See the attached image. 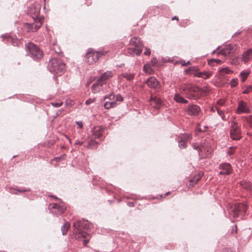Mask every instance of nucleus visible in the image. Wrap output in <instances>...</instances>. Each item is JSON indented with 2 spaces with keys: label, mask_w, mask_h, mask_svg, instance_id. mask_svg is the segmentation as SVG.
<instances>
[{
  "label": "nucleus",
  "mask_w": 252,
  "mask_h": 252,
  "mask_svg": "<svg viewBox=\"0 0 252 252\" xmlns=\"http://www.w3.org/2000/svg\"><path fill=\"white\" fill-rule=\"evenodd\" d=\"M179 90L187 98L190 99H197L203 92V90L197 86L186 84L181 85Z\"/></svg>",
  "instance_id": "nucleus-1"
},
{
  "label": "nucleus",
  "mask_w": 252,
  "mask_h": 252,
  "mask_svg": "<svg viewBox=\"0 0 252 252\" xmlns=\"http://www.w3.org/2000/svg\"><path fill=\"white\" fill-rule=\"evenodd\" d=\"M73 227H74L73 233L75 234L76 238L80 239L86 238L88 233L83 230H88L91 228V224L88 220L83 219L74 221L73 223Z\"/></svg>",
  "instance_id": "nucleus-2"
},
{
  "label": "nucleus",
  "mask_w": 252,
  "mask_h": 252,
  "mask_svg": "<svg viewBox=\"0 0 252 252\" xmlns=\"http://www.w3.org/2000/svg\"><path fill=\"white\" fill-rule=\"evenodd\" d=\"M47 67L52 73L62 75L65 71V64L60 59L52 58L49 60Z\"/></svg>",
  "instance_id": "nucleus-3"
},
{
  "label": "nucleus",
  "mask_w": 252,
  "mask_h": 252,
  "mask_svg": "<svg viewBox=\"0 0 252 252\" xmlns=\"http://www.w3.org/2000/svg\"><path fill=\"white\" fill-rule=\"evenodd\" d=\"M247 206L242 203L229 206L228 208L229 214L234 218H238L245 214L247 212Z\"/></svg>",
  "instance_id": "nucleus-4"
},
{
  "label": "nucleus",
  "mask_w": 252,
  "mask_h": 252,
  "mask_svg": "<svg viewBox=\"0 0 252 252\" xmlns=\"http://www.w3.org/2000/svg\"><path fill=\"white\" fill-rule=\"evenodd\" d=\"M27 52L34 60H39L43 56V52L40 48L34 44L29 42L25 45Z\"/></svg>",
  "instance_id": "nucleus-5"
},
{
  "label": "nucleus",
  "mask_w": 252,
  "mask_h": 252,
  "mask_svg": "<svg viewBox=\"0 0 252 252\" xmlns=\"http://www.w3.org/2000/svg\"><path fill=\"white\" fill-rule=\"evenodd\" d=\"M130 47L127 49L128 53L130 55H140L142 52L143 44L140 38L133 37L130 40Z\"/></svg>",
  "instance_id": "nucleus-6"
},
{
  "label": "nucleus",
  "mask_w": 252,
  "mask_h": 252,
  "mask_svg": "<svg viewBox=\"0 0 252 252\" xmlns=\"http://www.w3.org/2000/svg\"><path fill=\"white\" fill-rule=\"evenodd\" d=\"M106 53V52L103 51H95L92 49H90L86 55V62L89 64H93L98 60L100 57Z\"/></svg>",
  "instance_id": "nucleus-7"
},
{
  "label": "nucleus",
  "mask_w": 252,
  "mask_h": 252,
  "mask_svg": "<svg viewBox=\"0 0 252 252\" xmlns=\"http://www.w3.org/2000/svg\"><path fill=\"white\" fill-rule=\"evenodd\" d=\"M41 9V5L38 3H35L32 4L28 9V14L31 16L33 21L37 20L38 19H42L43 21V17H40V11Z\"/></svg>",
  "instance_id": "nucleus-8"
},
{
  "label": "nucleus",
  "mask_w": 252,
  "mask_h": 252,
  "mask_svg": "<svg viewBox=\"0 0 252 252\" xmlns=\"http://www.w3.org/2000/svg\"><path fill=\"white\" fill-rule=\"evenodd\" d=\"M42 24V19H38L37 20L34 21V28H32V26L31 23H25L24 24V27L26 29V31L28 32H35L37 31L41 26Z\"/></svg>",
  "instance_id": "nucleus-9"
},
{
  "label": "nucleus",
  "mask_w": 252,
  "mask_h": 252,
  "mask_svg": "<svg viewBox=\"0 0 252 252\" xmlns=\"http://www.w3.org/2000/svg\"><path fill=\"white\" fill-rule=\"evenodd\" d=\"M230 137L231 138L234 140H239L242 137L241 129L238 126H236L234 123H233V125H232L231 126Z\"/></svg>",
  "instance_id": "nucleus-10"
},
{
  "label": "nucleus",
  "mask_w": 252,
  "mask_h": 252,
  "mask_svg": "<svg viewBox=\"0 0 252 252\" xmlns=\"http://www.w3.org/2000/svg\"><path fill=\"white\" fill-rule=\"evenodd\" d=\"M201 109L200 107L196 104H189L186 110V112L188 115L191 117H196L198 116Z\"/></svg>",
  "instance_id": "nucleus-11"
},
{
  "label": "nucleus",
  "mask_w": 252,
  "mask_h": 252,
  "mask_svg": "<svg viewBox=\"0 0 252 252\" xmlns=\"http://www.w3.org/2000/svg\"><path fill=\"white\" fill-rule=\"evenodd\" d=\"M219 168L220 170L219 172L220 175H228L232 172L231 165L228 163L225 162L220 164Z\"/></svg>",
  "instance_id": "nucleus-12"
},
{
  "label": "nucleus",
  "mask_w": 252,
  "mask_h": 252,
  "mask_svg": "<svg viewBox=\"0 0 252 252\" xmlns=\"http://www.w3.org/2000/svg\"><path fill=\"white\" fill-rule=\"evenodd\" d=\"M150 104L154 108L157 109H160L163 104L162 100L161 98L152 94L150 99Z\"/></svg>",
  "instance_id": "nucleus-13"
},
{
  "label": "nucleus",
  "mask_w": 252,
  "mask_h": 252,
  "mask_svg": "<svg viewBox=\"0 0 252 252\" xmlns=\"http://www.w3.org/2000/svg\"><path fill=\"white\" fill-rule=\"evenodd\" d=\"M250 110L248 107L247 103L243 100H240L238 102V106L237 107V113L238 114L249 113Z\"/></svg>",
  "instance_id": "nucleus-14"
},
{
  "label": "nucleus",
  "mask_w": 252,
  "mask_h": 252,
  "mask_svg": "<svg viewBox=\"0 0 252 252\" xmlns=\"http://www.w3.org/2000/svg\"><path fill=\"white\" fill-rule=\"evenodd\" d=\"M235 47V45L234 44H227L220 51V54H221L224 56H226L235 50L236 48Z\"/></svg>",
  "instance_id": "nucleus-15"
},
{
  "label": "nucleus",
  "mask_w": 252,
  "mask_h": 252,
  "mask_svg": "<svg viewBox=\"0 0 252 252\" xmlns=\"http://www.w3.org/2000/svg\"><path fill=\"white\" fill-rule=\"evenodd\" d=\"M50 206H51L52 208L57 210V212L56 211L55 212L57 215H61L66 210V207L63 204L53 203L52 204H50Z\"/></svg>",
  "instance_id": "nucleus-16"
},
{
  "label": "nucleus",
  "mask_w": 252,
  "mask_h": 252,
  "mask_svg": "<svg viewBox=\"0 0 252 252\" xmlns=\"http://www.w3.org/2000/svg\"><path fill=\"white\" fill-rule=\"evenodd\" d=\"M147 85L152 88H158L159 83L158 80L154 77H150L147 81Z\"/></svg>",
  "instance_id": "nucleus-17"
},
{
  "label": "nucleus",
  "mask_w": 252,
  "mask_h": 252,
  "mask_svg": "<svg viewBox=\"0 0 252 252\" xmlns=\"http://www.w3.org/2000/svg\"><path fill=\"white\" fill-rule=\"evenodd\" d=\"M252 59V49H249L242 55V60L244 63H248Z\"/></svg>",
  "instance_id": "nucleus-18"
},
{
  "label": "nucleus",
  "mask_w": 252,
  "mask_h": 252,
  "mask_svg": "<svg viewBox=\"0 0 252 252\" xmlns=\"http://www.w3.org/2000/svg\"><path fill=\"white\" fill-rule=\"evenodd\" d=\"M102 136V132L100 128H94L93 130V138L94 139H101Z\"/></svg>",
  "instance_id": "nucleus-19"
},
{
  "label": "nucleus",
  "mask_w": 252,
  "mask_h": 252,
  "mask_svg": "<svg viewBox=\"0 0 252 252\" xmlns=\"http://www.w3.org/2000/svg\"><path fill=\"white\" fill-rule=\"evenodd\" d=\"M212 75L211 72L203 71L200 72H196L194 76L197 77L202 78L204 79L209 78Z\"/></svg>",
  "instance_id": "nucleus-20"
},
{
  "label": "nucleus",
  "mask_w": 252,
  "mask_h": 252,
  "mask_svg": "<svg viewBox=\"0 0 252 252\" xmlns=\"http://www.w3.org/2000/svg\"><path fill=\"white\" fill-rule=\"evenodd\" d=\"M173 99L178 103L186 104L188 102V101L185 99L183 96H182L179 94H176L173 97Z\"/></svg>",
  "instance_id": "nucleus-21"
},
{
  "label": "nucleus",
  "mask_w": 252,
  "mask_h": 252,
  "mask_svg": "<svg viewBox=\"0 0 252 252\" xmlns=\"http://www.w3.org/2000/svg\"><path fill=\"white\" fill-rule=\"evenodd\" d=\"M203 174L202 173H199L198 175L195 176L193 178L189 180V184L188 185L189 187H193V186L196 184L198 181L202 177Z\"/></svg>",
  "instance_id": "nucleus-22"
},
{
  "label": "nucleus",
  "mask_w": 252,
  "mask_h": 252,
  "mask_svg": "<svg viewBox=\"0 0 252 252\" xmlns=\"http://www.w3.org/2000/svg\"><path fill=\"white\" fill-rule=\"evenodd\" d=\"M70 223L67 221L65 222L64 223V224L62 226L61 231H62V234L63 235L66 234L68 229L70 227Z\"/></svg>",
  "instance_id": "nucleus-23"
},
{
  "label": "nucleus",
  "mask_w": 252,
  "mask_h": 252,
  "mask_svg": "<svg viewBox=\"0 0 252 252\" xmlns=\"http://www.w3.org/2000/svg\"><path fill=\"white\" fill-rule=\"evenodd\" d=\"M113 76V73L111 71H107L105 72L100 77L101 79L104 81L109 78L112 77Z\"/></svg>",
  "instance_id": "nucleus-24"
},
{
  "label": "nucleus",
  "mask_w": 252,
  "mask_h": 252,
  "mask_svg": "<svg viewBox=\"0 0 252 252\" xmlns=\"http://www.w3.org/2000/svg\"><path fill=\"white\" fill-rule=\"evenodd\" d=\"M7 41L14 46H18L19 43V41L17 39L12 38L10 36L7 37Z\"/></svg>",
  "instance_id": "nucleus-25"
},
{
  "label": "nucleus",
  "mask_w": 252,
  "mask_h": 252,
  "mask_svg": "<svg viewBox=\"0 0 252 252\" xmlns=\"http://www.w3.org/2000/svg\"><path fill=\"white\" fill-rule=\"evenodd\" d=\"M95 140L96 139H94V138H93V137H92L91 140L88 143L87 147L88 148H95L98 143V142L95 141Z\"/></svg>",
  "instance_id": "nucleus-26"
},
{
  "label": "nucleus",
  "mask_w": 252,
  "mask_h": 252,
  "mask_svg": "<svg viewBox=\"0 0 252 252\" xmlns=\"http://www.w3.org/2000/svg\"><path fill=\"white\" fill-rule=\"evenodd\" d=\"M250 74V72L249 71H243L240 73V77L241 78V81L242 82H245L246 80L247 79V77H248L249 75Z\"/></svg>",
  "instance_id": "nucleus-27"
},
{
  "label": "nucleus",
  "mask_w": 252,
  "mask_h": 252,
  "mask_svg": "<svg viewBox=\"0 0 252 252\" xmlns=\"http://www.w3.org/2000/svg\"><path fill=\"white\" fill-rule=\"evenodd\" d=\"M180 138L187 142L191 140L192 139V135L190 134H185L183 135Z\"/></svg>",
  "instance_id": "nucleus-28"
},
{
  "label": "nucleus",
  "mask_w": 252,
  "mask_h": 252,
  "mask_svg": "<svg viewBox=\"0 0 252 252\" xmlns=\"http://www.w3.org/2000/svg\"><path fill=\"white\" fill-rule=\"evenodd\" d=\"M134 75L132 73H124L122 74V76L126 78L127 80H132L134 78Z\"/></svg>",
  "instance_id": "nucleus-29"
},
{
  "label": "nucleus",
  "mask_w": 252,
  "mask_h": 252,
  "mask_svg": "<svg viewBox=\"0 0 252 252\" xmlns=\"http://www.w3.org/2000/svg\"><path fill=\"white\" fill-rule=\"evenodd\" d=\"M199 69L196 66H191L189 67L188 68L186 69V71L187 72H190L192 73H193V74L196 72H199L198 71Z\"/></svg>",
  "instance_id": "nucleus-30"
},
{
  "label": "nucleus",
  "mask_w": 252,
  "mask_h": 252,
  "mask_svg": "<svg viewBox=\"0 0 252 252\" xmlns=\"http://www.w3.org/2000/svg\"><path fill=\"white\" fill-rule=\"evenodd\" d=\"M218 114L221 117V119L223 121H227L228 119V117H226V116L224 114V112L218 108H217Z\"/></svg>",
  "instance_id": "nucleus-31"
},
{
  "label": "nucleus",
  "mask_w": 252,
  "mask_h": 252,
  "mask_svg": "<svg viewBox=\"0 0 252 252\" xmlns=\"http://www.w3.org/2000/svg\"><path fill=\"white\" fill-rule=\"evenodd\" d=\"M216 63L218 64H220L221 63V61L219 59H212L208 61V64L210 65H213V63Z\"/></svg>",
  "instance_id": "nucleus-32"
},
{
  "label": "nucleus",
  "mask_w": 252,
  "mask_h": 252,
  "mask_svg": "<svg viewBox=\"0 0 252 252\" xmlns=\"http://www.w3.org/2000/svg\"><path fill=\"white\" fill-rule=\"evenodd\" d=\"M179 147L181 149H185L187 147V142L184 140L183 141L181 139H179Z\"/></svg>",
  "instance_id": "nucleus-33"
},
{
  "label": "nucleus",
  "mask_w": 252,
  "mask_h": 252,
  "mask_svg": "<svg viewBox=\"0 0 252 252\" xmlns=\"http://www.w3.org/2000/svg\"><path fill=\"white\" fill-rule=\"evenodd\" d=\"M143 70L144 71L147 73L151 74L152 71H153L152 69L151 68V66L149 64L144 65L143 67Z\"/></svg>",
  "instance_id": "nucleus-34"
},
{
  "label": "nucleus",
  "mask_w": 252,
  "mask_h": 252,
  "mask_svg": "<svg viewBox=\"0 0 252 252\" xmlns=\"http://www.w3.org/2000/svg\"><path fill=\"white\" fill-rule=\"evenodd\" d=\"M238 83V79L236 78H233L231 79V80L230 82V85L231 87H236Z\"/></svg>",
  "instance_id": "nucleus-35"
},
{
  "label": "nucleus",
  "mask_w": 252,
  "mask_h": 252,
  "mask_svg": "<svg viewBox=\"0 0 252 252\" xmlns=\"http://www.w3.org/2000/svg\"><path fill=\"white\" fill-rule=\"evenodd\" d=\"M92 90L93 91V92L94 93H95V92H97V91H98L99 90H100V87L98 86H97V84H95V83H94L92 86Z\"/></svg>",
  "instance_id": "nucleus-36"
},
{
  "label": "nucleus",
  "mask_w": 252,
  "mask_h": 252,
  "mask_svg": "<svg viewBox=\"0 0 252 252\" xmlns=\"http://www.w3.org/2000/svg\"><path fill=\"white\" fill-rule=\"evenodd\" d=\"M192 147L194 149L197 150L198 151L199 155L200 156V154H201V152L202 151L201 150L200 147L198 145H197L196 144H192Z\"/></svg>",
  "instance_id": "nucleus-37"
},
{
  "label": "nucleus",
  "mask_w": 252,
  "mask_h": 252,
  "mask_svg": "<svg viewBox=\"0 0 252 252\" xmlns=\"http://www.w3.org/2000/svg\"><path fill=\"white\" fill-rule=\"evenodd\" d=\"M63 104L62 101L60 102H53L51 103V104L55 107H59L61 106Z\"/></svg>",
  "instance_id": "nucleus-38"
},
{
  "label": "nucleus",
  "mask_w": 252,
  "mask_h": 252,
  "mask_svg": "<svg viewBox=\"0 0 252 252\" xmlns=\"http://www.w3.org/2000/svg\"><path fill=\"white\" fill-rule=\"evenodd\" d=\"M16 190V192H14V193L16 194H18V192H20V193H21V192H26V191H30V189H29V188H24L23 189H15Z\"/></svg>",
  "instance_id": "nucleus-39"
},
{
  "label": "nucleus",
  "mask_w": 252,
  "mask_h": 252,
  "mask_svg": "<svg viewBox=\"0 0 252 252\" xmlns=\"http://www.w3.org/2000/svg\"><path fill=\"white\" fill-rule=\"evenodd\" d=\"M115 94L113 93H111L107 95H106L104 99H108L109 100H113L115 98Z\"/></svg>",
  "instance_id": "nucleus-40"
},
{
  "label": "nucleus",
  "mask_w": 252,
  "mask_h": 252,
  "mask_svg": "<svg viewBox=\"0 0 252 252\" xmlns=\"http://www.w3.org/2000/svg\"><path fill=\"white\" fill-rule=\"evenodd\" d=\"M252 91V85L249 86L246 90L243 92V94H247Z\"/></svg>",
  "instance_id": "nucleus-41"
},
{
  "label": "nucleus",
  "mask_w": 252,
  "mask_h": 252,
  "mask_svg": "<svg viewBox=\"0 0 252 252\" xmlns=\"http://www.w3.org/2000/svg\"><path fill=\"white\" fill-rule=\"evenodd\" d=\"M95 84H97V86H99L100 87H101L103 83H104V81L102 80V79H101V77H100L96 81V83H95Z\"/></svg>",
  "instance_id": "nucleus-42"
},
{
  "label": "nucleus",
  "mask_w": 252,
  "mask_h": 252,
  "mask_svg": "<svg viewBox=\"0 0 252 252\" xmlns=\"http://www.w3.org/2000/svg\"><path fill=\"white\" fill-rule=\"evenodd\" d=\"M116 101L122 102L124 100V98L120 94H118L116 95Z\"/></svg>",
  "instance_id": "nucleus-43"
},
{
  "label": "nucleus",
  "mask_w": 252,
  "mask_h": 252,
  "mask_svg": "<svg viewBox=\"0 0 252 252\" xmlns=\"http://www.w3.org/2000/svg\"><path fill=\"white\" fill-rule=\"evenodd\" d=\"M230 72L231 70L228 68H223L220 69V72L221 73H229Z\"/></svg>",
  "instance_id": "nucleus-44"
},
{
  "label": "nucleus",
  "mask_w": 252,
  "mask_h": 252,
  "mask_svg": "<svg viewBox=\"0 0 252 252\" xmlns=\"http://www.w3.org/2000/svg\"><path fill=\"white\" fill-rule=\"evenodd\" d=\"M144 54L147 56H150L151 54V50L150 49L146 47L145 51L144 52Z\"/></svg>",
  "instance_id": "nucleus-45"
},
{
  "label": "nucleus",
  "mask_w": 252,
  "mask_h": 252,
  "mask_svg": "<svg viewBox=\"0 0 252 252\" xmlns=\"http://www.w3.org/2000/svg\"><path fill=\"white\" fill-rule=\"evenodd\" d=\"M103 106H104V108H105V109H109V108H111V107L110 104V102H109V101H107V102H106L104 104Z\"/></svg>",
  "instance_id": "nucleus-46"
},
{
  "label": "nucleus",
  "mask_w": 252,
  "mask_h": 252,
  "mask_svg": "<svg viewBox=\"0 0 252 252\" xmlns=\"http://www.w3.org/2000/svg\"><path fill=\"white\" fill-rule=\"evenodd\" d=\"M94 101V99L89 98L86 101L85 104L86 105H89V104L93 103Z\"/></svg>",
  "instance_id": "nucleus-47"
},
{
  "label": "nucleus",
  "mask_w": 252,
  "mask_h": 252,
  "mask_svg": "<svg viewBox=\"0 0 252 252\" xmlns=\"http://www.w3.org/2000/svg\"><path fill=\"white\" fill-rule=\"evenodd\" d=\"M158 60L156 58H153L151 60V63L153 66H154L158 63Z\"/></svg>",
  "instance_id": "nucleus-48"
},
{
  "label": "nucleus",
  "mask_w": 252,
  "mask_h": 252,
  "mask_svg": "<svg viewBox=\"0 0 252 252\" xmlns=\"http://www.w3.org/2000/svg\"><path fill=\"white\" fill-rule=\"evenodd\" d=\"M110 104L111 108L116 107L118 104L116 101L110 102Z\"/></svg>",
  "instance_id": "nucleus-49"
},
{
  "label": "nucleus",
  "mask_w": 252,
  "mask_h": 252,
  "mask_svg": "<svg viewBox=\"0 0 252 252\" xmlns=\"http://www.w3.org/2000/svg\"><path fill=\"white\" fill-rule=\"evenodd\" d=\"M233 153H234L233 147H230L227 152V153H228V154L231 155L233 154Z\"/></svg>",
  "instance_id": "nucleus-50"
},
{
  "label": "nucleus",
  "mask_w": 252,
  "mask_h": 252,
  "mask_svg": "<svg viewBox=\"0 0 252 252\" xmlns=\"http://www.w3.org/2000/svg\"><path fill=\"white\" fill-rule=\"evenodd\" d=\"M247 121L249 122V123L251 125V126L252 127V116H250L249 117V118L247 119Z\"/></svg>",
  "instance_id": "nucleus-51"
},
{
  "label": "nucleus",
  "mask_w": 252,
  "mask_h": 252,
  "mask_svg": "<svg viewBox=\"0 0 252 252\" xmlns=\"http://www.w3.org/2000/svg\"><path fill=\"white\" fill-rule=\"evenodd\" d=\"M84 143V142L83 141H76V142H75V144L76 145H82Z\"/></svg>",
  "instance_id": "nucleus-52"
},
{
  "label": "nucleus",
  "mask_w": 252,
  "mask_h": 252,
  "mask_svg": "<svg viewBox=\"0 0 252 252\" xmlns=\"http://www.w3.org/2000/svg\"><path fill=\"white\" fill-rule=\"evenodd\" d=\"M76 124L79 126L81 128L83 127V123L81 121H78V122H76Z\"/></svg>",
  "instance_id": "nucleus-53"
},
{
  "label": "nucleus",
  "mask_w": 252,
  "mask_h": 252,
  "mask_svg": "<svg viewBox=\"0 0 252 252\" xmlns=\"http://www.w3.org/2000/svg\"><path fill=\"white\" fill-rule=\"evenodd\" d=\"M63 111V109H60V110H58V111L57 112V115H56V116H59V115H60L62 113Z\"/></svg>",
  "instance_id": "nucleus-54"
},
{
  "label": "nucleus",
  "mask_w": 252,
  "mask_h": 252,
  "mask_svg": "<svg viewBox=\"0 0 252 252\" xmlns=\"http://www.w3.org/2000/svg\"><path fill=\"white\" fill-rule=\"evenodd\" d=\"M190 63L189 61H188L187 62H184V63L182 64L183 66H187L188 64H189Z\"/></svg>",
  "instance_id": "nucleus-55"
},
{
  "label": "nucleus",
  "mask_w": 252,
  "mask_h": 252,
  "mask_svg": "<svg viewBox=\"0 0 252 252\" xmlns=\"http://www.w3.org/2000/svg\"><path fill=\"white\" fill-rule=\"evenodd\" d=\"M89 242V240L87 239V240H84L83 241V244L84 245H86Z\"/></svg>",
  "instance_id": "nucleus-56"
},
{
  "label": "nucleus",
  "mask_w": 252,
  "mask_h": 252,
  "mask_svg": "<svg viewBox=\"0 0 252 252\" xmlns=\"http://www.w3.org/2000/svg\"><path fill=\"white\" fill-rule=\"evenodd\" d=\"M247 189H250V185L249 184H247L246 186L244 187Z\"/></svg>",
  "instance_id": "nucleus-57"
},
{
  "label": "nucleus",
  "mask_w": 252,
  "mask_h": 252,
  "mask_svg": "<svg viewBox=\"0 0 252 252\" xmlns=\"http://www.w3.org/2000/svg\"><path fill=\"white\" fill-rule=\"evenodd\" d=\"M128 205L129 206L132 207V206H133L134 203H133V202H128Z\"/></svg>",
  "instance_id": "nucleus-58"
},
{
  "label": "nucleus",
  "mask_w": 252,
  "mask_h": 252,
  "mask_svg": "<svg viewBox=\"0 0 252 252\" xmlns=\"http://www.w3.org/2000/svg\"><path fill=\"white\" fill-rule=\"evenodd\" d=\"M172 20H178L179 19H178V17H177L176 16H174L172 18Z\"/></svg>",
  "instance_id": "nucleus-59"
},
{
  "label": "nucleus",
  "mask_w": 252,
  "mask_h": 252,
  "mask_svg": "<svg viewBox=\"0 0 252 252\" xmlns=\"http://www.w3.org/2000/svg\"><path fill=\"white\" fill-rule=\"evenodd\" d=\"M63 157H64V156H61V157H60L56 158H55V159H62Z\"/></svg>",
  "instance_id": "nucleus-60"
},
{
  "label": "nucleus",
  "mask_w": 252,
  "mask_h": 252,
  "mask_svg": "<svg viewBox=\"0 0 252 252\" xmlns=\"http://www.w3.org/2000/svg\"><path fill=\"white\" fill-rule=\"evenodd\" d=\"M32 28H34V21H33V22L32 23Z\"/></svg>",
  "instance_id": "nucleus-61"
},
{
  "label": "nucleus",
  "mask_w": 252,
  "mask_h": 252,
  "mask_svg": "<svg viewBox=\"0 0 252 252\" xmlns=\"http://www.w3.org/2000/svg\"><path fill=\"white\" fill-rule=\"evenodd\" d=\"M169 194V192H167V193H166V194L165 195H165H168V194Z\"/></svg>",
  "instance_id": "nucleus-62"
},
{
  "label": "nucleus",
  "mask_w": 252,
  "mask_h": 252,
  "mask_svg": "<svg viewBox=\"0 0 252 252\" xmlns=\"http://www.w3.org/2000/svg\"><path fill=\"white\" fill-rule=\"evenodd\" d=\"M215 52H216V50H214V51H213L212 54H214Z\"/></svg>",
  "instance_id": "nucleus-63"
},
{
  "label": "nucleus",
  "mask_w": 252,
  "mask_h": 252,
  "mask_svg": "<svg viewBox=\"0 0 252 252\" xmlns=\"http://www.w3.org/2000/svg\"><path fill=\"white\" fill-rule=\"evenodd\" d=\"M223 102H220V105H223Z\"/></svg>",
  "instance_id": "nucleus-64"
}]
</instances>
